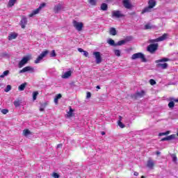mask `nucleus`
Listing matches in <instances>:
<instances>
[{
    "mask_svg": "<svg viewBox=\"0 0 178 178\" xmlns=\"http://www.w3.org/2000/svg\"><path fill=\"white\" fill-rule=\"evenodd\" d=\"M73 115V109H72V108H70V111L69 112H67V118H70L72 117V115Z\"/></svg>",
    "mask_w": 178,
    "mask_h": 178,
    "instance_id": "58836bf2",
    "label": "nucleus"
},
{
    "mask_svg": "<svg viewBox=\"0 0 178 178\" xmlns=\"http://www.w3.org/2000/svg\"><path fill=\"white\" fill-rule=\"evenodd\" d=\"M51 176L54 178H59V177H60V175H59V174H58L56 172H53Z\"/></svg>",
    "mask_w": 178,
    "mask_h": 178,
    "instance_id": "c03bdc74",
    "label": "nucleus"
},
{
    "mask_svg": "<svg viewBox=\"0 0 178 178\" xmlns=\"http://www.w3.org/2000/svg\"><path fill=\"white\" fill-rule=\"evenodd\" d=\"M29 60H30V56H26L22 58V59L19 61L18 64V67L22 68L24 65H26V63H29Z\"/></svg>",
    "mask_w": 178,
    "mask_h": 178,
    "instance_id": "423d86ee",
    "label": "nucleus"
},
{
    "mask_svg": "<svg viewBox=\"0 0 178 178\" xmlns=\"http://www.w3.org/2000/svg\"><path fill=\"white\" fill-rule=\"evenodd\" d=\"M148 5L152 9L156 6V1L155 0H149Z\"/></svg>",
    "mask_w": 178,
    "mask_h": 178,
    "instance_id": "aec40b11",
    "label": "nucleus"
},
{
    "mask_svg": "<svg viewBox=\"0 0 178 178\" xmlns=\"http://www.w3.org/2000/svg\"><path fill=\"white\" fill-rule=\"evenodd\" d=\"M124 14L120 10H113L111 12V17L113 19H120V17H124Z\"/></svg>",
    "mask_w": 178,
    "mask_h": 178,
    "instance_id": "20e7f679",
    "label": "nucleus"
},
{
    "mask_svg": "<svg viewBox=\"0 0 178 178\" xmlns=\"http://www.w3.org/2000/svg\"><path fill=\"white\" fill-rule=\"evenodd\" d=\"M73 26L78 31H81V30H83V22H79L76 20H74Z\"/></svg>",
    "mask_w": 178,
    "mask_h": 178,
    "instance_id": "1a4fd4ad",
    "label": "nucleus"
},
{
    "mask_svg": "<svg viewBox=\"0 0 178 178\" xmlns=\"http://www.w3.org/2000/svg\"><path fill=\"white\" fill-rule=\"evenodd\" d=\"M109 33L111 35H116L118 34V32L116 31V29L112 27L110 29Z\"/></svg>",
    "mask_w": 178,
    "mask_h": 178,
    "instance_id": "393cba45",
    "label": "nucleus"
},
{
    "mask_svg": "<svg viewBox=\"0 0 178 178\" xmlns=\"http://www.w3.org/2000/svg\"><path fill=\"white\" fill-rule=\"evenodd\" d=\"M176 138V134H172L165 138H161V141H170L171 140H175Z\"/></svg>",
    "mask_w": 178,
    "mask_h": 178,
    "instance_id": "dca6fc26",
    "label": "nucleus"
},
{
    "mask_svg": "<svg viewBox=\"0 0 178 178\" xmlns=\"http://www.w3.org/2000/svg\"><path fill=\"white\" fill-rule=\"evenodd\" d=\"M26 72H31L34 73V68L31 66H26L19 71V73H26Z\"/></svg>",
    "mask_w": 178,
    "mask_h": 178,
    "instance_id": "ddd939ff",
    "label": "nucleus"
},
{
    "mask_svg": "<svg viewBox=\"0 0 178 178\" xmlns=\"http://www.w3.org/2000/svg\"><path fill=\"white\" fill-rule=\"evenodd\" d=\"M62 144H58V145H57V148H60V147H62Z\"/></svg>",
    "mask_w": 178,
    "mask_h": 178,
    "instance_id": "603ef678",
    "label": "nucleus"
},
{
    "mask_svg": "<svg viewBox=\"0 0 178 178\" xmlns=\"http://www.w3.org/2000/svg\"><path fill=\"white\" fill-rule=\"evenodd\" d=\"M140 178H145V177H144V176H142Z\"/></svg>",
    "mask_w": 178,
    "mask_h": 178,
    "instance_id": "bf43d9fd",
    "label": "nucleus"
},
{
    "mask_svg": "<svg viewBox=\"0 0 178 178\" xmlns=\"http://www.w3.org/2000/svg\"><path fill=\"white\" fill-rule=\"evenodd\" d=\"M23 134H24V136H25V137H27V136L31 134V132L29 129H24L23 131Z\"/></svg>",
    "mask_w": 178,
    "mask_h": 178,
    "instance_id": "f704fd0d",
    "label": "nucleus"
},
{
    "mask_svg": "<svg viewBox=\"0 0 178 178\" xmlns=\"http://www.w3.org/2000/svg\"><path fill=\"white\" fill-rule=\"evenodd\" d=\"M122 3L126 9H131V4L129 0H122Z\"/></svg>",
    "mask_w": 178,
    "mask_h": 178,
    "instance_id": "a211bd4d",
    "label": "nucleus"
},
{
    "mask_svg": "<svg viewBox=\"0 0 178 178\" xmlns=\"http://www.w3.org/2000/svg\"><path fill=\"white\" fill-rule=\"evenodd\" d=\"M78 51H79V52H83V56H86V58H88V51H84V49H81V48H78Z\"/></svg>",
    "mask_w": 178,
    "mask_h": 178,
    "instance_id": "a878e982",
    "label": "nucleus"
},
{
    "mask_svg": "<svg viewBox=\"0 0 178 178\" xmlns=\"http://www.w3.org/2000/svg\"><path fill=\"white\" fill-rule=\"evenodd\" d=\"M48 54H49L48 50L42 51L35 60V63H40V61L42 60V59H44V58H45Z\"/></svg>",
    "mask_w": 178,
    "mask_h": 178,
    "instance_id": "39448f33",
    "label": "nucleus"
},
{
    "mask_svg": "<svg viewBox=\"0 0 178 178\" xmlns=\"http://www.w3.org/2000/svg\"><path fill=\"white\" fill-rule=\"evenodd\" d=\"M14 105L15 108L20 106V102L19 100L14 102Z\"/></svg>",
    "mask_w": 178,
    "mask_h": 178,
    "instance_id": "a18cd8bd",
    "label": "nucleus"
},
{
    "mask_svg": "<svg viewBox=\"0 0 178 178\" xmlns=\"http://www.w3.org/2000/svg\"><path fill=\"white\" fill-rule=\"evenodd\" d=\"M134 176H138V172H134Z\"/></svg>",
    "mask_w": 178,
    "mask_h": 178,
    "instance_id": "864d4df0",
    "label": "nucleus"
},
{
    "mask_svg": "<svg viewBox=\"0 0 178 178\" xmlns=\"http://www.w3.org/2000/svg\"><path fill=\"white\" fill-rule=\"evenodd\" d=\"M27 86V83H24L22 84H21L19 88H18V90L19 91H24V89L26 88V86Z\"/></svg>",
    "mask_w": 178,
    "mask_h": 178,
    "instance_id": "bb28decb",
    "label": "nucleus"
},
{
    "mask_svg": "<svg viewBox=\"0 0 178 178\" xmlns=\"http://www.w3.org/2000/svg\"><path fill=\"white\" fill-rule=\"evenodd\" d=\"M65 9V7H63V3H58L54 6V13H59L61 10H63Z\"/></svg>",
    "mask_w": 178,
    "mask_h": 178,
    "instance_id": "9b49d317",
    "label": "nucleus"
},
{
    "mask_svg": "<svg viewBox=\"0 0 178 178\" xmlns=\"http://www.w3.org/2000/svg\"><path fill=\"white\" fill-rule=\"evenodd\" d=\"M126 42H127V41L124 40H120V41H118V42L115 44V45H116V47L124 45V44H125Z\"/></svg>",
    "mask_w": 178,
    "mask_h": 178,
    "instance_id": "2f4dec72",
    "label": "nucleus"
},
{
    "mask_svg": "<svg viewBox=\"0 0 178 178\" xmlns=\"http://www.w3.org/2000/svg\"><path fill=\"white\" fill-rule=\"evenodd\" d=\"M147 166L149 169H154L155 166V162L152 159H149L147 163Z\"/></svg>",
    "mask_w": 178,
    "mask_h": 178,
    "instance_id": "f3484780",
    "label": "nucleus"
},
{
    "mask_svg": "<svg viewBox=\"0 0 178 178\" xmlns=\"http://www.w3.org/2000/svg\"><path fill=\"white\" fill-rule=\"evenodd\" d=\"M156 154L157 155H161V152L157 151V152H156Z\"/></svg>",
    "mask_w": 178,
    "mask_h": 178,
    "instance_id": "6e6d98bb",
    "label": "nucleus"
},
{
    "mask_svg": "<svg viewBox=\"0 0 178 178\" xmlns=\"http://www.w3.org/2000/svg\"><path fill=\"white\" fill-rule=\"evenodd\" d=\"M131 58L132 59V60H136V59H140L142 62H147V58H145V56L141 52L133 54Z\"/></svg>",
    "mask_w": 178,
    "mask_h": 178,
    "instance_id": "f257e3e1",
    "label": "nucleus"
},
{
    "mask_svg": "<svg viewBox=\"0 0 178 178\" xmlns=\"http://www.w3.org/2000/svg\"><path fill=\"white\" fill-rule=\"evenodd\" d=\"M38 96V91H35L33 92V99L35 101L37 99V97Z\"/></svg>",
    "mask_w": 178,
    "mask_h": 178,
    "instance_id": "e433bc0d",
    "label": "nucleus"
},
{
    "mask_svg": "<svg viewBox=\"0 0 178 178\" xmlns=\"http://www.w3.org/2000/svg\"><path fill=\"white\" fill-rule=\"evenodd\" d=\"M127 40H131V37H128Z\"/></svg>",
    "mask_w": 178,
    "mask_h": 178,
    "instance_id": "13d9d810",
    "label": "nucleus"
},
{
    "mask_svg": "<svg viewBox=\"0 0 178 178\" xmlns=\"http://www.w3.org/2000/svg\"><path fill=\"white\" fill-rule=\"evenodd\" d=\"M88 2L92 6H97V0H88Z\"/></svg>",
    "mask_w": 178,
    "mask_h": 178,
    "instance_id": "473e14b6",
    "label": "nucleus"
},
{
    "mask_svg": "<svg viewBox=\"0 0 178 178\" xmlns=\"http://www.w3.org/2000/svg\"><path fill=\"white\" fill-rule=\"evenodd\" d=\"M50 56L51 58H55V56H56V53L55 52V50L51 51V53L50 54Z\"/></svg>",
    "mask_w": 178,
    "mask_h": 178,
    "instance_id": "49530a36",
    "label": "nucleus"
},
{
    "mask_svg": "<svg viewBox=\"0 0 178 178\" xmlns=\"http://www.w3.org/2000/svg\"><path fill=\"white\" fill-rule=\"evenodd\" d=\"M72 76V71H67L62 75V79H69Z\"/></svg>",
    "mask_w": 178,
    "mask_h": 178,
    "instance_id": "412c9836",
    "label": "nucleus"
},
{
    "mask_svg": "<svg viewBox=\"0 0 178 178\" xmlns=\"http://www.w3.org/2000/svg\"><path fill=\"white\" fill-rule=\"evenodd\" d=\"M149 83H150L151 86H154V85L156 84V82L154 79H150Z\"/></svg>",
    "mask_w": 178,
    "mask_h": 178,
    "instance_id": "09e8293b",
    "label": "nucleus"
},
{
    "mask_svg": "<svg viewBox=\"0 0 178 178\" xmlns=\"http://www.w3.org/2000/svg\"><path fill=\"white\" fill-rule=\"evenodd\" d=\"M108 44H109V45H112L113 47H116V44L115 43V40H113L112 39H109L108 40Z\"/></svg>",
    "mask_w": 178,
    "mask_h": 178,
    "instance_id": "c9c22d12",
    "label": "nucleus"
},
{
    "mask_svg": "<svg viewBox=\"0 0 178 178\" xmlns=\"http://www.w3.org/2000/svg\"><path fill=\"white\" fill-rule=\"evenodd\" d=\"M152 10V8L149 6H148L142 10V14L144 15V13H149V12H151Z\"/></svg>",
    "mask_w": 178,
    "mask_h": 178,
    "instance_id": "4be33fe9",
    "label": "nucleus"
},
{
    "mask_svg": "<svg viewBox=\"0 0 178 178\" xmlns=\"http://www.w3.org/2000/svg\"><path fill=\"white\" fill-rule=\"evenodd\" d=\"M114 54L116 56H120V50L119 49L114 50Z\"/></svg>",
    "mask_w": 178,
    "mask_h": 178,
    "instance_id": "79ce46f5",
    "label": "nucleus"
},
{
    "mask_svg": "<svg viewBox=\"0 0 178 178\" xmlns=\"http://www.w3.org/2000/svg\"><path fill=\"white\" fill-rule=\"evenodd\" d=\"M158 47H159L158 43L150 44L149 46H147V51L150 54H155V52L158 51Z\"/></svg>",
    "mask_w": 178,
    "mask_h": 178,
    "instance_id": "f03ea898",
    "label": "nucleus"
},
{
    "mask_svg": "<svg viewBox=\"0 0 178 178\" xmlns=\"http://www.w3.org/2000/svg\"><path fill=\"white\" fill-rule=\"evenodd\" d=\"M169 60H170V59L168 58H163L159 60H156L155 61V63H162V62H169Z\"/></svg>",
    "mask_w": 178,
    "mask_h": 178,
    "instance_id": "b1692460",
    "label": "nucleus"
},
{
    "mask_svg": "<svg viewBox=\"0 0 178 178\" xmlns=\"http://www.w3.org/2000/svg\"><path fill=\"white\" fill-rule=\"evenodd\" d=\"M16 1L17 0H10L8 3V8H12V6H13L15 3H16Z\"/></svg>",
    "mask_w": 178,
    "mask_h": 178,
    "instance_id": "7c9ffc66",
    "label": "nucleus"
},
{
    "mask_svg": "<svg viewBox=\"0 0 178 178\" xmlns=\"http://www.w3.org/2000/svg\"><path fill=\"white\" fill-rule=\"evenodd\" d=\"M9 74V70H6L3 72L1 75H0V79H4Z\"/></svg>",
    "mask_w": 178,
    "mask_h": 178,
    "instance_id": "c756f323",
    "label": "nucleus"
},
{
    "mask_svg": "<svg viewBox=\"0 0 178 178\" xmlns=\"http://www.w3.org/2000/svg\"><path fill=\"white\" fill-rule=\"evenodd\" d=\"M100 8L102 10H108V4L103 3H102Z\"/></svg>",
    "mask_w": 178,
    "mask_h": 178,
    "instance_id": "c85d7f7f",
    "label": "nucleus"
},
{
    "mask_svg": "<svg viewBox=\"0 0 178 178\" xmlns=\"http://www.w3.org/2000/svg\"><path fill=\"white\" fill-rule=\"evenodd\" d=\"M45 106H47V104H42L40 111V112H44V109H45Z\"/></svg>",
    "mask_w": 178,
    "mask_h": 178,
    "instance_id": "37998d69",
    "label": "nucleus"
},
{
    "mask_svg": "<svg viewBox=\"0 0 178 178\" xmlns=\"http://www.w3.org/2000/svg\"><path fill=\"white\" fill-rule=\"evenodd\" d=\"M122 119H123V118L120 115V116H119L118 122H122Z\"/></svg>",
    "mask_w": 178,
    "mask_h": 178,
    "instance_id": "3c124183",
    "label": "nucleus"
},
{
    "mask_svg": "<svg viewBox=\"0 0 178 178\" xmlns=\"http://www.w3.org/2000/svg\"><path fill=\"white\" fill-rule=\"evenodd\" d=\"M171 157L172 158V161L177 162V156H176V154H171Z\"/></svg>",
    "mask_w": 178,
    "mask_h": 178,
    "instance_id": "ea45409f",
    "label": "nucleus"
},
{
    "mask_svg": "<svg viewBox=\"0 0 178 178\" xmlns=\"http://www.w3.org/2000/svg\"><path fill=\"white\" fill-rule=\"evenodd\" d=\"M170 134V131H166L165 132H161L159 134V137H162V136H168Z\"/></svg>",
    "mask_w": 178,
    "mask_h": 178,
    "instance_id": "72a5a7b5",
    "label": "nucleus"
},
{
    "mask_svg": "<svg viewBox=\"0 0 178 178\" xmlns=\"http://www.w3.org/2000/svg\"><path fill=\"white\" fill-rule=\"evenodd\" d=\"M101 134H102V136H105V131H102Z\"/></svg>",
    "mask_w": 178,
    "mask_h": 178,
    "instance_id": "4d7b16f0",
    "label": "nucleus"
},
{
    "mask_svg": "<svg viewBox=\"0 0 178 178\" xmlns=\"http://www.w3.org/2000/svg\"><path fill=\"white\" fill-rule=\"evenodd\" d=\"M60 98H62V95L61 94H58L55 98H54V103L56 104V105H58V99H60Z\"/></svg>",
    "mask_w": 178,
    "mask_h": 178,
    "instance_id": "cd10ccee",
    "label": "nucleus"
},
{
    "mask_svg": "<svg viewBox=\"0 0 178 178\" xmlns=\"http://www.w3.org/2000/svg\"><path fill=\"white\" fill-rule=\"evenodd\" d=\"M95 58L96 59L97 65H99L102 62V57L101 56V53L99 51L93 52Z\"/></svg>",
    "mask_w": 178,
    "mask_h": 178,
    "instance_id": "6e6552de",
    "label": "nucleus"
},
{
    "mask_svg": "<svg viewBox=\"0 0 178 178\" xmlns=\"http://www.w3.org/2000/svg\"><path fill=\"white\" fill-rule=\"evenodd\" d=\"M118 124L121 129H124V124H123L122 121H118Z\"/></svg>",
    "mask_w": 178,
    "mask_h": 178,
    "instance_id": "a19ab883",
    "label": "nucleus"
},
{
    "mask_svg": "<svg viewBox=\"0 0 178 178\" xmlns=\"http://www.w3.org/2000/svg\"><path fill=\"white\" fill-rule=\"evenodd\" d=\"M26 24H27V17H26V16H23L20 22V26L22 29H26Z\"/></svg>",
    "mask_w": 178,
    "mask_h": 178,
    "instance_id": "2eb2a0df",
    "label": "nucleus"
},
{
    "mask_svg": "<svg viewBox=\"0 0 178 178\" xmlns=\"http://www.w3.org/2000/svg\"><path fill=\"white\" fill-rule=\"evenodd\" d=\"M89 98H91V92H88L86 93V99H89Z\"/></svg>",
    "mask_w": 178,
    "mask_h": 178,
    "instance_id": "8fccbe9b",
    "label": "nucleus"
},
{
    "mask_svg": "<svg viewBox=\"0 0 178 178\" xmlns=\"http://www.w3.org/2000/svg\"><path fill=\"white\" fill-rule=\"evenodd\" d=\"M96 88H97V90H101V86H97Z\"/></svg>",
    "mask_w": 178,
    "mask_h": 178,
    "instance_id": "5fc2aeb1",
    "label": "nucleus"
},
{
    "mask_svg": "<svg viewBox=\"0 0 178 178\" xmlns=\"http://www.w3.org/2000/svg\"><path fill=\"white\" fill-rule=\"evenodd\" d=\"M9 112V110L8 109H2L1 110V113L3 114V115H6V113H8Z\"/></svg>",
    "mask_w": 178,
    "mask_h": 178,
    "instance_id": "de8ad7c7",
    "label": "nucleus"
},
{
    "mask_svg": "<svg viewBox=\"0 0 178 178\" xmlns=\"http://www.w3.org/2000/svg\"><path fill=\"white\" fill-rule=\"evenodd\" d=\"M145 95V92L144 90H141L140 92H137L136 93L131 95V98L137 99V98H142Z\"/></svg>",
    "mask_w": 178,
    "mask_h": 178,
    "instance_id": "9d476101",
    "label": "nucleus"
},
{
    "mask_svg": "<svg viewBox=\"0 0 178 178\" xmlns=\"http://www.w3.org/2000/svg\"><path fill=\"white\" fill-rule=\"evenodd\" d=\"M17 33H11L9 35H8V40L9 41H12V40H16V38H17Z\"/></svg>",
    "mask_w": 178,
    "mask_h": 178,
    "instance_id": "6ab92c4d",
    "label": "nucleus"
},
{
    "mask_svg": "<svg viewBox=\"0 0 178 178\" xmlns=\"http://www.w3.org/2000/svg\"><path fill=\"white\" fill-rule=\"evenodd\" d=\"M44 6H45V3L40 4L38 8H36L31 14H29V17H33V16H34L35 15H38V13H40V10H41L42 9V8H44Z\"/></svg>",
    "mask_w": 178,
    "mask_h": 178,
    "instance_id": "0eeeda50",
    "label": "nucleus"
},
{
    "mask_svg": "<svg viewBox=\"0 0 178 178\" xmlns=\"http://www.w3.org/2000/svg\"><path fill=\"white\" fill-rule=\"evenodd\" d=\"M156 67L158 69H163V70H165V69H168V66L169 65L166 63H156Z\"/></svg>",
    "mask_w": 178,
    "mask_h": 178,
    "instance_id": "4468645a",
    "label": "nucleus"
},
{
    "mask_svg": "<svg viewBox=\"0 0 178 178\" xmlns=\"http://www.w3.org/2000/svg\"><path fill=\"white\" fill-rule=\"evenodd\" d=\"M168 33H164L163 35L156 38V39H151L149 40V42L150 44H154V42H160L161 41H165L166 38H168Z\"/></svg>",
    "mask_w": 178,
    "mask_h": 178,
    "instance_id": "7ed1b4c3",
    "label": "nucleus"
},
{
    "mask_svg": "<svg viewBox=\"0 0 178 178\" xmlns=\"http://www.w3.org/2000/svg\"><path fill=\"white\" fill-rule=\"evenodd\" d=\"M168 101H170L168 103V107L170 109H173V108H175V102H178V99L173 97H170Z\"/></svg>",
    "mask_w": 178,
    "mask_h": 178,
    "instance_id": "f8f14e48",
    "label": "nucleus"
},
{
    "mask_svg": "<svg viewBox=\"0 0 178 178\" xmlns=\"http://www.w3.org/2000/svg\"><path fill=\"white\" fill-rule=\"evenodd\" d=\"M12 90V86L10 85H8L6 88L4 89L5 92H9Z\"/></svg>",
    "mask_w": 178,
    "mask_h": 178,
    "instance_id": "4c0bfd02",
    "label": "nucleus"
},
{
    "mask_svg": "<svg viewBox=\"0 0 178 178\" xmlns=\"http://www.w3.org/2000/svg\"><path fill=\"white\" fill-rule=\"evenodd\" d=\"M152 29H155V26L151 24V23H148L145 25V30H151Z\"/></svg>",
    "mask_w": 178,
    "mask_h": 178,
    "instance_id": "5701e85b",
    "label": "nucleus"
}]
</instances>
